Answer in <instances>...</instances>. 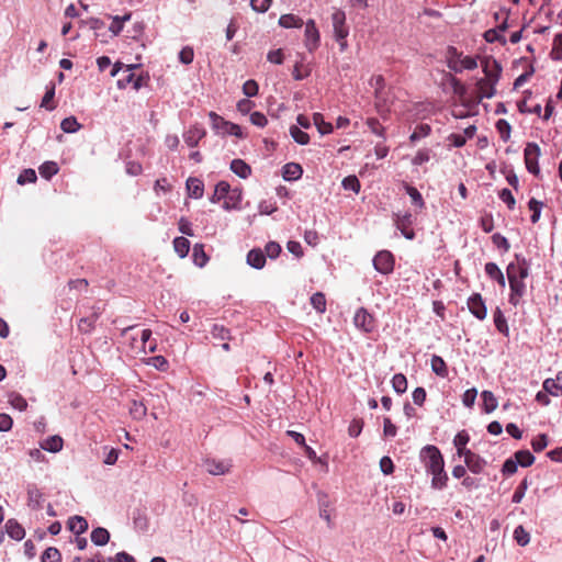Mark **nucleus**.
I'll use <instances>...</instances> for the list:
<instances>
[{"label":"nucleus","mask_w":562,"mask_h":562,"mask_svg":"<svg viewBox=\"0 0 562 562\" xmlns=\"http://www.w3.org/2000/svg\"><path fill=\"white\" fill-rule=\"evenodd\" d=\"M331 22H333L335 38L339 44L340 52H344V50H346V48L348 46L346 38L349 34V29L346 25L345 12L341 10H336L331 14Z\"/></svg>","instance_id":"1"},{"label":"nucleus","mask_w":562,"mask_h":562,"mask_svg":"<svg viewBox=\"0 0 562 562\" xmlns=\"http://www.w3.org/2000/svg\"><path fill=\"white\" fill-rule=\"evenodd\" d=\"M420 459L423 460L426 470L431 473L436 470H441L445 467L443 457L440 450L432 445L424 447L420 451Z\"/></svg>","instance_id":"2"},{"label":"nucleus","mask_w":562,"mask_h":562,"mask_svg":"<svg viewBox=\"0 0 562 562\" xmlns=\"http://www.w3.org/2000/svg\"><path fill=\"white\" fill-rule=\"evenodd\" d=\"M209 117L212 122L213 130L217 133H222L223 135H234L238 138L245 137L239 125L224 120V117L220 116L215 112H210Z\"/></svg>","instance_id":"3"},{"label":"nucleus","mask_w":562,"mask_h":562,"mask_svg":"<svg viewBox=\"0 0 562 562\" xmlns=\"http://www.w3.org/2000/svg\"><path fill=\"white\" fill-rule=\"evenodd\" d=\"M540 147L536 143H527L524 150L525 165L527 170L538 177L540 175V169L538 166V159L540 156Z\"/></svg>","instance_id":"4"},{"label":"nucleus","mask_w":562,"mask_h":562,"mask_svg":"<svg viewBox=\"0 0 562 562\" xmlns=\"http://www.w3.org/2000/svg\"><path fill=\"white\" fill-rule=\"evenodd\" d=\"M395 259L391 251L381 250L373 258V266L382 274H390L394 270Z\"/></svg>","instance_id":"5"},{"label":"nucleus","mask_w":562,"mask_h":562,"mask_svg":"<svg viewBox=\"0 0 562 562\" xmlns=\"http://www.w3.org/2000/svg\"><path fill=\"white\" fill-rule=\"evenodd\" d=\"M481 65L485 75L484 79L496 86L502 75L501 64L492 57H485Z\"/></svg>","instance_id":"6"},{"label":"nucleus","mask_w":562,"mask_h":562,"mask_svg":"<svg viewBox=\"0 0 562 562\" xmlns=\"http://www.w3.org/2000/svg\"><path fill=\"white\" fill-rule=\"evenodd\" d=\"M353 323L357 328H360L364 333H371L375 327L374 317L364 307H360L356 312Z\"/></svg>","instance_id":"7"},{"label":"nucleus","mask_w":562,"mask_h":562,"mask_svg":"<svg viewBox=\"0 0 562 562\" xmlns=\"http://www.w3.org/2000/svg\"><path fill=\"white\" fill-rule=\"evenodd\" d=\"M469 311L480 321L485 319L487 315L485 303L480 293L472 294L468 300Z\"/></svg>","instance_id":"8"},{"label":"nucleus","mask_w":562,"mask_h":562,"mask_svg":"<svg viewBox=\"0 0 562 562\" xmlns=\"http://www.w3.org/2000/svg\"><path fill=\"white\" fill-rule=\"evenodd\" d=\"M517 263L512 262L507 267V278L508 281H510V278H514L516 280L526 279L528 277V265L525 258L519 259L518 256Z\"/></svg>","instance_id":"9"},{"label":"nucleus","mask_w":562,"mask_h":562,"mask_svg":"<svg viewBox=\"0 0 562 562\" xmlns=\"http://www.w3.org/2000/svg\"><path fill=\"white\" fill-rule=\"evenodd\" d=\"M319 45V32L313 20L305 24V46L310 52L315 50Z\"/></svg>","instance_id":"10"},{"label":"nucleus","mask_w":562,"mask_h":562,"mask_svg":"<svg viewBox=\"0 0 562 562\" xmlns=\"http://www.w3.org/2000/svg\"><path fill=\"white\" fill-rule=\"evenodd\" d=\"M395 224L405 238L414 239L415 232L412 228L413 220L411 213H405L404 215H396Z\"/></svg>","instance_id":"11"},{"label":"nucleus","mask_w":562,"mask_h":562,"mask_svg":"<svg viewBox=\"0 0 562 562\" xmlns=\"http://www.w3.org/2000/svg\"><path fill=\"white\" fill-rule=\"evenodd\" d=\"M132 69V67H126L123 70V77L117 80L119 88L123 89L132 83L133 89L138 90L143 86V78L140 76L136 77Z\"/></svg>","instance_id":"12"},{"label":"nucleus","mask_w":562,"mask_h":562,"mask_svg":"<svg viewBox=\"0 0 562 562\" xmlns=\"http://www.w3.org/2000/svg\"><path fill=\"white\" fill-rule=\"evenodd\" d=\"M543 391L552 396L562 395V371H559L554 378H548L542 384Z\"/></svg>","instance_id":"13"},{"label":"nucleus","mask_w":562,"mask_h":562,"mask_svg":"<svg viewBox=\"0 0 562 562\" xmlns=\"http://www.w3.org/2000/svg\"><path fill=\"white\" fill-rule=\"evenodd\" d=\"M205 134V130L201 125L195 124L183 134V139L189 147H195Z\"/></svg>","instance_id":"14"},{"label":"nucleus","mask_w":562,"mask_h":562,"mask_svg":"<svg viewBox=\"0 0 562 562\" xmlns=\"http://www.w3.org/2000/svg\"><path fill=\"white\" fill-rule=\"evenodd\" d=\"M525 279L516 280L514 278H510L509 286H510V295H509V302L516 306L518 305L521 296L525 293L526 284L524 282Z\"/></svg>","instance_id":"15"},{"label":"nucleus","mask_w":562,"mask_h":562,"mask_svg":"<svg viewBox=\"0 0 562 562\" xmlns=\"http://www.w3.org/2000/svg\"><path fill=\"white\" fill-rule=\"evenodd\" d=\"M463 458H464L465 465L472 473L479 474V473L483 472V470L486 465V462L479 454L471 451V452H468V454L464 456Z\"/></svg>","instance_id":"16"},{"label":"nucleus","mask_w":562,"mask_h":562,"mask_svg":"<svg viewBox=\"0 0 562 562\" xmlns=\"http://www.w3.org/2000/svg\"><path fill=\"white\" fill-rule=\"evenodd\" d=\"M206 470L212 475H222L229 471L232 464L229 461L224 460H206Z\"/></svg>","instance_id":"17"},{"label":"nucleus","mask_w":562,"mask_h":562,"mask_svg":"<svg viewBox=\"0 0 562 562\" xmlns=\"http://www.w3.org/2000/svg\"><path fill=\"white\" fill-rule=\"evenodd\" d=\"M470 436L465 430H461L454 436L453 445L457 448V454L459 457H464L468 452H471V450L467 448Z\"/></svg>","instance_id":"18"},{"label":"nucleus","mask_w":562,"mask_h":562,"mask_svg":"<svg viewBox=\"0 0 562 562\" xmlns=\"http://www.w3.org/2000/svg\"><path fill=\"white\" fill-rule=\"evenodd\" d=\"M187 190H188L189 196L194 198V199H200L203 196L204 183L199 178L190 177L187 180Z\"/></svg>","instance_id":"19"},{"label":"nucleus","mask_w":562,"mask_h":562,"mask_svg":"<svg viewBox=\"0 0 562 562\" xmlns=\"http://www.w3.org/2000/svg\"><path fill=\"white\" fill-rule=\"evenodd\" d=\"M247 263L256 269H261L266 265V255L259 249H251L247 255Z\"/></svg>","instance_id":"20"},{"label":"nucleus","mask_w":562,"mask_h":562,"mask_svg":"<svg viewBox=\"0 0 562 562\" xmlns=\"http://www.w3.org/2000/svg\"><path fill=\"white\" fill-rule=\"evenodd\" d=\"M476 90L479 94V99L482 100L483 98H492L494 97L496 89L495 86L492 85L488 80L481 78L476 82Z\"/></svg>","instance_id":"21"},{"label":"nucleus","mask_w":562,"mask_h":562,"mask_svg":"<svg viewBox=\"0 0 562 562\" xmlns=\"http://www.w3.org/2000/svg\"><path fill=\"white\" fill-rule=\"evenodd\" d=\"M68 528L71 532L77 536L86 532L88 529V521L81 516L70 517L68 520Z\"/></svg>","instance_id":"22"},{"label":"nucleus","mask_w":562,"mask_h":562,"mask_svg":"<svg viewBox=\"0 0 562 562\" xmlns=\"http://www.w3.org/2000/svg\"><path fill=\"white\" fill-rule=\"evenodd\" d=\"M7 533L14 540H22L25 536L24 528L15 520L9 519L5 522Z\"/></svg>","instance_id":"23"},{"label":"nucleus","mask_w":562,"mask_h":562,"mask_svg":"<svg viewBox=\"0 0 562 562\" xmlns=\"http://www.w3.org/2000/svg\"><path fill=\"white\" fill-rule=\"evenodd\" d=\"M231 170L238 177L246 179L251 173V168L243 159H234L231 162Z\"/></svg>","instance_id":"24"},{"label":"nucleus","mask_w":562,"mask_h":562,"mask_svg":"<svg viewBox=\"0 0 562 562\" xmlns=\"http://www.w3.org/2000/svg\"><path fill=\"white\" fill-rule=\"evenodd\" d=\"M303 169L299 164L290 162L283 167V178L286 181L297 180L302 177Z\"/></svg>","instance_id":"25"},{"label":"nucleus","mask_w":562,"mask_h":562,"mask_svg":"<svg viewBox=\"0 0 562 562\" xmlns=\"http://www.w3.org/2000/svg\"><path fill=\"white\" fill-rule=\"evenodd\" d=\"M90 537L95 546H105L110 540V532L105 528L98 527L91 531Z\"/></svg>","instance_id":"26"},{"label":"nucleus","mask_w":562,"mask_h":562,"mask_svg":"<svg viewBox=\"0 0 562 562\" xmlns=\"http://www.w3.org/2000/svg\"><path fill=\"white\" fill-rule=\"evenodd\" d=\"M462 54L457 50L456 47L450 46L448 48V67L449 69L461 72L460 60L462 59Z\"/></svg>","instance_id":"27"},{"label":"nucleus","mask_w":562,"mask_h":562,"mask_svg":"<svg viewBox=\"0 0 562 562\" xmlns=\"http://www.w3.org/2000/svg\"><path fill=\"white\" fill-rule=\"evenodd\" d=\"M432 480H431V487L436 490H442L447 486L448 482V475L445 472V467H441V470H436L431 472Z\"/></svg>","instance_id":"28"},{"label":"nucleus","mask_w":562,"mask_h":562,"mask_svg":"<svg viewBox=\"0 0 562 562\" xmlns=\"http://www.w3.org/2000/svg\"><path fill=\"white\" fill-rule=\"evenodd\" d=\"M130 414L136 419H143L147 414V407L142 401L133 400L130 405Z\"/></svg>","instance_id":"29"},{"label":"nucleus","mask_w":562,"mask_h":562,"mask_svg":"<svg viewBox=\"0 0 562 562\" xmlns=\"http://www.w3.org/2000/svg\"><path fill=\"white\" fill-rule=\"evenodd\" d=\"M431 369L437 375L441 378H446L448 375L447 364L440 356L434 355L431 357Z\"/></svg>","instance_id":"30"},{"label":"nucleus","mask_w":562,"mask_h":562,"mask_svg":"<svg viewBox=\"0 0 562 562\" xmlns=\"http://www.w3.org/2000/svg\"><path fill=\"white\" fill-rule=\"evenodd\" d=\"M229 184L228 182L226 181H220L216 186H215V190H214V193L213 195L211 196V202L213 203H217L220 202L221 200L225 199L229 192Z\"/></svg>","instance_id":"31"},{"label":"nucleus","mask_w":562,"mask_h":562,"mask_svg":"<svg viewBox=\"0 0 562 562\" xmlns=\"http://www.w3.org/2000/svg\"><path fill=\"white\" fill-rule=\"evenodd\" d=\"M313 123L322 135H326L333 132V125L328 122H325L324 116L321 113L313 114Z\"/></svg>","instance_id":"32"},{"label":"nucleus","mask_w":562,"mask_h":562,"mask_svg":"<svg viewBox=\"0 0 562 562\" xmlns=\"http://www.w3.org/2000/svg\"><path fill=\"white\" fill-rule=\"evenodd\" d=\"M279 24L285 29L301 27L303 20L294 14H283L279 19Z\"/></svg>","instance_id":"33"},{"label":"nucleus","mask_w":562,"mask_h":562,"mask_svg":"<svg viewBox=\"0 0 562 562\" xmlns=\"http://www.w3.org/2000/svg\"><path fill=\"white\" fill-rule=\"evenodd\" d=\"M514 458L517 464L524 468L530 467L535 462V457L529 450H518L515 452Z\"/></svg>","instance_id":"34"},{"label":"nucleus","mask_w":562,"mask_h":562,"mask_svg":"<svg viewBox=\"0 0 562 562\" xmlns=\"http://www.w3.org/2000/svg\"><path fill=\"white\" fill-rule=\"evenodd\" d=\"M42 448L49 452H58L63 449V439L59 436H52L42 443Z\"/></svg>","instance_id":"35"},{"label":"nucleus","mask_w":562,"mask_h":562,"mask_svg":"<svg viewBox=\"0 0 562 562\" xmlns=\"http://www.w3.org/2000/svg\"><path fill=\"white\" fill-rule=\"evenodd\" d=\"M494 324L499 333L508 336L507 321L499 307L494 311Z\"/></svg>","instance_id":"36"},{"label":"nucleus","mask_w":562,"mask_h":562,"mask_svg":"<svg viewBox=\"0 0 562 562\" xmlns=\"http://www.w3.org/2000/svg\"><path fill=\"white\" fill-rule=\"evenodd\" d=\"M175 251L181 257H186L190 250V241L186 237H176L173 239Z\"/></svg>","instance_id":"37"},{"label":"nucleus","mask_w":562,"mask_h":562,"mask_svg":"<svg viewBox=\"0 0 562 562\" xmlns=\"http://www.w3.org/2000/svg\"><path fill=\"white\" fill-rule=\"evenodd\" d=\"M131 19V13L125 14L124 16H112V23L109 26V30L113 35H119L123 30L124 22Z\"/></svg>","instance_id":"38"},{"label":"nucleus","mask_w":562,"mask_h":562,"mask_svg":"<svg viewBox=\"0 0 562 562\" xmlns=\"http://www.w3.org/2000/svg\"><path fill=\"white\" fill-rule=\"evenodd\" d=\"M209 260L204 251V246L201 244H195L193 247V261L199 267H204Z\"/></svg>","instance_id":"39"},{"label":"nucleus","mask_w":562,"mask_h":562,"mask_svg":"<svg viewBox=\"0 0 562 562\" xmlns=\"http://www.w3.org/2000/svg\"><path fill=\"white\" fill-rule=\"evenodd\" d=\"M290 135L300 145H306L310 142L307 133L303 132L299 126L292 125L290 127Z\"/></svg>","instance_id":"40"},{"label":"nucleus","mask_w":562,"mask_h":562,"mask_svg":"<svg viewBox=\"0 0 562 562\" xmlns=\"http://www.w3.org/2000/svg\"><path fill=\"white\" fill-rule=\"evenodd\" d=\"M431 132V127L428 124H418L414 132L409 136V140L415 143L416 140L427 137Z\"/></svg>","instance_id":"41"},{"label":"nucleus","mask_w":562,"mask_h":562,"mask_svg":"<svg viewBox=\"0 0 562 562\" xmlns=\"http://www.w3.org/2000/svg\"><path fill=\"white\" fill-rule=\"evenodd\" d=\"M550 57L553 60H562V33L554 36Z\"/></svg>","instance_id":"42"},{"label":"nucleus","mask_w":562,"mask_h":562,"mask_svg":"<svg viewBox=\"0 0 562 562\" xmlns=\"http://www.w3.org/2000/svg\"><path fill=\"white\" fill-rule=\"evenodd\" d=\"M40 175L45 179H50L59 170L58 166L54 161H46L40 168Z\"/></svg>","instance_id":"43"},{"label":"nucleus","mask_w":562,"mask_h":562,"mask_svg":"<svg viewBox=\"0 0 562 562\" xmlns=\"http://www.w3.org/2000/svg\"><path fill=\"white\" fill-rule=\"evenodd\" d=\"M60 128L65 133H75L81 128V124L78 123L75 116H69L61 121Z\"/></svg>","instance_id":"44"},{"label":"nucleus","mask_w":562,"mask_h":562,"mask_svg":"<svg viewBox=\"0 0 562 562\" xmlns=\"http://www.w3.org/2000/svg\"><path fill=\"white\" fill-rule=\"evenodd\" d=\"M514 539L516 540V542L521 546V547H525L529 543L530 541V535L529 532L520 525V526H517L514 530Z\"/></svg>","instance_id":"45"},{"label":"nucleus","mask_w":562,"mask_h":562,"mask_svg":"<svg viewBox=\"0 0 562 562\" xmlns=\"http://www.w3.org/2000/svg\"><path fill=\"white\" fill-rule=\"evenodd\" d=\"M312 306L318 312L324 313L326 311V297L322 292H316L311 296Z\"/></svg>","instance_id":"46"},{"label":"nucleus","mask_w":562,"mask_h":562,"mask_svg":"<svg viewBox=\"0 0 562 562\" xmlns=\"http://www.w3.org/2000/svg\"><path fill=\"white\" fill-rule=\"evenodd\" d=\"M542 206L543 203L538 201L537 199L532 198L529 200L528 207L532 212L530 220L533 224H536L539 221Z\"/></svg>","instance_id":"47"},{"label":"nucleus","mask_w":562,"mask_h":562,"mask_svg":"<svg viewBox=\"0 0 562 562\" xmlns=\"http://www.w3.org/2000/svg\"><path fill=\"white\" fill-rule=\"evenodd\" d=\"M483 405L486 413L493 412L497 406V401L494 394L490 391L482 392Z\"/></svg>","instance_id":"48"},{"label":"nucleus","mask_w":562,"mask_h":562,"mask_svg":"<svg viewBox=\"0 0 562 562\" xmlns=\"http://www.w3.org/2000/svg\"><path fill=\"white\" fill-rule=\"evenodd\" d=\"M392 386L395 392L404 393L407 390V380L406 376L402 373H397L392 379Z\"/></svg>","instance_id":"49"},{"label":"nucleus","mask_w":562,"mask_h":562,"mask_svg":"<svg viewBox=\"0 0 562 562\" xmlns=\"http://www.w3.org/2000/svg\"><path fill=\"white\" fill-rule=\"evenodd\" d=\"M484 40L488 43L498 42L502 45L506 44V38L503 34L499 33V30L490 29L484 33Z\"/></svg>","instance_id":"50"},{"label":"nucleus","mask_w":562,"mask_h":562,"mask_svg":"<svg viewBox=\"0 0 562 562\" xmlns=\"http://www.w3.org/2000/svg\"><path fill=\"white\" fill-rule=\"evenodd\" d=\"M61 554L58 549L54 547L47 548L42 554V562H60Z\"/></svg>","instance_id":"51"},{"label":"nucleus","mask_w":562,"mask_h":562,"mask_svg":"<svg viewBox=\"0 0 562 562\" xmlns=\"http://www.w3.org/2000/svg\"><path fill=\"white\" fill-rule=\"evenodd\" d=\"M366 123L373 134L382 138L385 137V128L381 125L378 119L369 117Z\"/></svg>","instance_id":"52"},{"label":"nucleus","mask_w":562,"mask_h":562,"mask_svg":"<svg viewBox=\"0 0 562 562\" xmlns=\"http://www.w3.org/2000/svg\"><path fill=\"white\" fill-rule=\"evenodd\" d=\"M95 321L90 316L82 317L78 322V330L82 334H90L94 329Z\"/></svg>","instance_id":"53"},{"label":"nucleus","mask_w":562,"mask_h":562,"mask_svg":"<svg viewBox=\"0 0 562 562\" xmlns=\"http://www.w3.org/2000/svg\"><path fill=\"white\" fill-rule=\"evenodd\" d=\"M37 179L34 169H24L18 177V183L23 186L26 183H33Z\"/></svg>","instance_id":"54"},{"label":"nucleus","mask_w":562,"mask_h":562,"mask_svg":"<svg viewBox=\"0 0 562 562\" xmlns=\"http://www.w3.org/2000/svg\"><path fill=\"white\" fill-rule=\"evenodd\" d=\"M211 334L214 339L227 340L231 338L229 330L218 324L213 325Z\"/></svg>","instance_id":"55"},{"label":"nucleus","mask_w":562,"mask_h":562,"mask_svg":"<svg viewBox=\"0 0 562 562\" xmlns=\"http://www.w3.org/2000/svg\"><path fill=\"white\" fill-rule=\"evenodd\" d=\"M548 446V436L546 434H540L531 441V447L535 452H541Z\"/></svg>","instance_id":"56"},{"label":"nucleus","mask_w":562,"mask_h":562,"mask_svg":"<svg viewBox=\"0 0 562 562\" xmlns=\"http://www.w3.org/2000/svg\"><path fill=\"white\" fill-rule=\"evenodd\" d=\"M496 128L504 142H507L510 137L512 127L506 120H498L496 123Z\"/></svg>","instance_id":"57"},{"label":"nucleus","mask_w":562,"mask_h":562,"mask_svg":"<svg viewBox=\"0 0 562 562\" xmlns=\"http://www.w3.org/2000/svg\"><path fill=\"white\" fill-rule=\"evenodd\" d=\"M342 187L346 190H351L355 193H358L360 191V181L356 176H348L342 180Z\"/></svg>","instance_id":"58"},{"label":"nucleus","mask_w":562,"mask_h":562,"mask_svg":"<svg viewBox=\"0 0 562 562\" xmlns=\"http://www.w3.org/2000/svg\"><path fill=\"white\" fill-rule=\"evenodd\" d=\"M498 198L506 203L509 210H514L516 205V200L509 189H503L498 193Z\"/></svg>","instance_id":"59"},{"label":"nucleus","mask_w":562,"mask_h":562,"mask_svg":"<svg viewBox=\"0 0 562 562\" xmlns=\"http://www.w3.org/2000/svg\"><path fill=\"white\" fill-rule=\"evenodd\" d=\"M527 488H528V482H527V479H524L520 482V484L517 486V488L515 490V492L513 494L512 502L515 504L520 503L525 496Z\"/></svg>","instance_id":"60"},{"label":"nucleus","mask_w":562,"mask_h":562,"mask_svg":"<svg viewBox=\"0 0 562 562\" xmlns=\"http://www.w3.org/2000/svg\"><path fill=\"white\" fill-rule=\"evenodd\" d=\"M363 425L364 423L361 418H355L348 427L349 436L353 438L358 437L362 431Z\"/></svg>","instance_id":"61"},{"label":"nucleus","mask_w":562,"mask_h":562,"mask_svg":"<svg viewBox=\"0 0 562 562\" xmlns=\"http://www.w3.org/2000/svg\"><path fill=\"white\" fill-rule=\"evenodd\" d=\"M535 74V68L532 65H530L528 67V69L521 74L520 76H518L515 81H514V89H518L520 88L525 82H527L531 76Z\"/></svg>","instance_id":"62"},{"label":"nucleus","mask_w":562,"mask_h":562,"mask_svg":"<svg viewBox=\"0 0 562 562\" xmlns=\"http://www.w3.org/2000/svg\"><path fill=\"white\" fill-rule=\"evenodd\" d=\"M406 192L411 196L413 204L417 205L418 207L424 206L423 196L416 188L412 186H406Z\"/></svg>","instance_id":"63"},{"label":"nucleus","mask_w":562,"mask_h":562,"mask_svg":"<svg viewBox=\"0 0 562 562\" xmlns=\"http://www.w3.org/2000/svg\"><path fill=\"white\" fill-rule=\"evenodd\" d=\"M194 58V52L193 48L190 46L183 47L179 53V60L184 64L189 65L193 61Z\"/></svg>","instance_id":"64"}]
</instances>
